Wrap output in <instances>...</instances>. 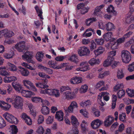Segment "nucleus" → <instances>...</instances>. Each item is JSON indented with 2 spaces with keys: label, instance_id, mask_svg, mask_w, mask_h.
Instances as JSON below:
<instances>
[{
  "label": "nucleus",
  "instance_id": "obj_1",
  "mask_svg": "<svg viewBox=\"0 0 134 134\" xmlns=\"http://www.w3.org/2000/svg\"><path fill=\"white\" fill-rule=\"evenodd\" d=\"M40 93L43 94H47L48 95L54 96L56 98L60 96V93L59 90L55 88H46L45 90H42Z\"/></svg>",
  "mask_w": 134,
  "mask_h": 134
},
{
  "label": "nucleus",
  "instance_id": "obj_2",
  "mask_svg": "<svg viewBox=\"0 0 134 134\" xmlns=\"http://www.w3.org/2000/svg\"><path fill=\"white\" fill-rule=\"evenodd\" d=\"M12 104L14 108L18 109H22L23 106V98L20 96H14Z\"/></svg>",
  "mask_w": 134,
  "mask_h": 134
},
{
  "label": "nucleus",
  "instance_id": "obj_3",
  "mask_svg": "<svg viewBox=\"0 0 134 134\" xmlns=\"http://www.w3.org/2000/svg\"><path fill=\"white\" fill-rule=\"evenodd\" d=\"M121 56L122 62L125 63H129L131 59V55L130 53L127 50L122 51Z\"/></svg>",
  "mask_w": 134,
  "mask_h": 134
},
{
  "label": "nucleus",
  "instance_id": "obj_4",
  "mask_svg": "<svg viewBox=\"0 0 134 134\" xmlns=\"http://www.w3.org/2000/svg\"><path fill=\"white\" fill-rule=\"evenodd\" d=\"M109 93L107 92H102L99 94L98 96V101L100 105L102 106H103L105 104L102 101V97H103L104 100L107 101L109 99Z\"/></svg>",
  "mask_w": 134,
  "mask_h": 134
},
{
  "label": "nucleus",
  "instance_id": "obj_5",
  "mask_svg": "<svg viewBox=\"0 0 134 134\" xmlns=\"http://www.w3.org/2000/svg\"><path fill=\"white\" fill-rule=\"evenodd\" d=\"M79 67L76 69V70L78 71L85 72L90 69V65L86 61H83L80 62Z\"/></svg>",
  "mask_w": 134,
  "mask_h": 134
},
{
  "label": "nucleus",
  "instance_id": "obj_6",
  "mask_svg": "<svg viewBox=\"0 0 134 134\" xmlns=\"http://www.w3.org/2000/svg\"><path fill=\"white\" fill-rule=\"evenodd\" d=\"M33 54V53L32 52L27 51L22 55V59L24 60H25L29 63L34 64L35 62L32 59Z\"/></svg>",
  "mask_w": 134,
  "mask_h": 134
},
{
  "label": "nucleus",
  "instance_id": "obj_7",
  "mask_svg": "<svg viewBox=\"0 0 134 134\" xmlns=\"http://www.w3.org/2000/svg\"><path fill=\"white\" fill-rule=\"evenodd\" d=\"M78 52L80 56H83L89 55L90 53V51L87 47L83 46L79 48Z\"/></svg>",
  "mask_w": 134,
  "mask_h": 134
},
{
  "label": "nucleus",
  "instance_id": "obj_8",
  "mask_svg": "<svg viewBox=\"0 0 134 134\" xmlns=\"http://www.w3.org/2000/svg\"><path fill=\"white\" fill-rule=\"evenodd\" d=\"M104 40L106 41H115V38L113 37V35L111 32H108L104 33L103 36Z\"/></svg>",
  "mask_w": 134,
  "mask_h": 134
},
{
  "label": "nucleus",
  "instance_id": "obj_9",
  "mask_svg": "<svg viewBox=\"0 0 134 134\" xmlns=\"http://www.w3.org/2000/svg\"><path fill=\"white\" fill-rule=\"evenodd\" d=\"M103 123V121L97 119L92 121L91 123V127L94 129H96L99 128Z\"/></svg>",
  "mask_w": 134,
  "mask_h": 134
},
{
  "label": "nucleus",
  "instance_id": "obj_10",
  "mask_svg": "<svg viewBox=\"0 0 134 134\" xmlns=\"http://www.w3.org/2000/svg\"><path fill=\"white\" fill-rule=\"evenodd\" d=\"M20 116L21 118L28 125L31 126L32 125V121L31 118L26 113H23Z\"/></svg>",
  "mask_w": 134,
  "mask_h": 134
},
{
  "label": "nucleus",
  "instance_id": "obj_11",
  "mask_svg": "<svg viewBox=\"0 0 134 134\" xmlns=\"http://www.w3.org/2000/svg\"><path fill=\"white\" fill-rule=\"evenodd\" d=\"M43 81L42 82H38L35 83L36 86L39 88L45 89L48 87V86L47 85L48 82V80L46 79H44L43 80Z\"/></svg>",
  "mask_w": 134,
  "mask_h": 134
},
{
  "label": "nucleus",
  "instance_id": "obj_12",
  "mask_svg": "<svg viewBox=\"0 0 134 134\" xmlns=\"http://www.w3.org/2000/svg\"><path fill=\"white\" fill-rule=\"evenodd\" d=\"M15 48L20 52H23L25 49V42L24 41L19 42L15 45Z\"/></svg>",
  "mask_w": 134,
  "mask_h": 134
},
{
  "label": "nucleus",
  "instance_id": "obj_13",
  "mask_svg": "<svg viewBox=\"0 0 134 134\" xmlns=\"http://www.w3.org/2000/svg\"><path fill=\"white\" fill-rule=\"evenodd\" d=\"M78 107V105L77 103L75 101H73L71 102L68 109H64L66 112L68 111L69 113H73L74 109Z\"/></svg>",
  "mask_w": 134,
  "mask_h": 134
},
{
  "label": "nucleus",
  "instance_id": "obj_14",
  "mask_svg": "<svg viewBox=\"0 0 134 134\" xmlns=\"http://www.w3.org/2000/svg\"><path fill=\"white\" fill-rule=\"evenodd\" d=\"M22 96L26 98H30L32 96H35V94L31 91L23 90L20 93Z\"/></svg>",
  "mask_w": 134,
  "mask_h": 134
},
{
  "label": "nucleus",
  "instance_id": "obj_15",
  "mask_svg": "<svg viewBox=\"0 0 134 134\" xmlns=\"http://www.w3.org/2000/svg\"><path fill=\"white\" fill-rule=\"evenodd\" d=\"M12 85L15 90L18 93H21V91L23 90L22 86L19 83L13 82L12 83Z\"/></svg>",
  "mask_w": 134,
  "mask_h": 134
},
{
  "label": "nucleus",
  "instance_id": "obj_16",
  "mask_svg": "<svg viewBox=\"0 0 134 134\" xmlns=\"http://www.w3.org/2000/svg\"><path fill=\"white\" fill-rule=\"evenodd\" d=\"M105 4H102L99 5L96 7L94 8V12L93 13V15L95 16H100L99 12L105 6Z\"/></svg>",
  "mask_w": 134,
  "mask_h": 134
},
{
  "label": "nucleus",
  "instance_id": "obj_17",
  "mask_svg": "<svg viewBox=\"0 0 134 134\" xmlns=\"http://www.w3.org/2000/svg\"><path fill=\"white\" fill-rule=\"evenodd\" d=\"M82 81V79L80 77H72L70 80V83L72 85H75L81 83Z\"/></svg>",
  "mask_w": 134,
  "mask_h": 134
},
{
  "label": "nucleus",
  "instance_id": "obj_18",
  "mask_svg": "<svg viewBox=\"0 0 134 134\" xmlns=\"http://www.w3.org/2000/svg\"><path fill=\"white\" fill-rule=\"evenodd\" d=\"M63 97L67 100H72L75 98L71 91H66L63 93Z\"/></svg>",
  "mask_w": 134,
  "mask_h": 134
},
{
  "label": "nucleus",
  "instance_id": "obj_19",
  "mask_svg": "<svg viewBox=\"0 0 134 134\" xmlns=\"http://www.w3.org/2000/svg\"><path fill=\"white\" fill-rule=\"evenodd\" d=\"M106 10L108 13H112L113 15L115 16L118 15L117 11L115 10L114 7L112 5L110 4L109 5L106 9Z\"/></svg>",
  "mask_w": 134,
  "mask_h": 134
},
{
  "label": "nucleus",
  "instance_id": "obj_20",
  "mask_svg": "<svg viewBox=\"0 0 134 134\" xmlns=\"http://www.w3.org/2000/svg\"><path fill=\"white\" fill-rule=\"evenodd\" d=\"M114 118L111 116L106 118L104 123L105 126L108 127L110 126L114 121Z\"/></svg>",
  "mask_w": 134,
  "mask_h": 134
},
{
  "label": "nucleus",
  "instance_id": "obj_21",
  "mask_svg": "<svg viewBox=\"0 0 134 134\" xmlns=\"http://www.w3.org/2000/svg\"><path fill=\"white\" fill-rule=\"evenodd\" d=\"M17 80V77L15 76H5L3 78V81L5 83H9Z\"/></svg>",
  "mask_w": 134,
  "mask_h": 134
},
{
  "label": "nucleus",
  "instance_id": "obj_22",
  "mask_svg": "<svg viewBox=\"0 0 134 134\" xmlns=\"http://www.w3.org/2000/svg\"><path fill=\"white\" fill-rule=\"evenodd\" d=\"M6 67L7 70L10 71L14 72L17 70V68L16 66L9 62H8L7 63Z\"/></svg>",
  "mask_w": 134,
  "mask_h": 134
},
{
  "label": "nucleus",
  "instance_id": "obj_23",
  "mask_svg": "<svg viewBox=\"0 0 134 134\" xmlns=\"http://www.w3.org/2000/svg\"><path fill=\"white\" fill-rule=\"evenodd\" d=\"M106 26L105 30L107 31H111L114 30L115 26L112 23L110 22H108L105 24Z\"/></svg>",
  "mask_w": 134,
  "mask_h": 134
},
{
  "label": "nucleus",
  "instance_id": "obj_24",
  "mask_svg": "<svg viewBox=\"0 0 134 134\" xmlns=\"http://www.w3.org/2000/svg\"><path fill=\"white\" fill-rule=\"evenodd\" d=\"M104 51V48L100 46L98 47L97 49L94 51V53L96 56L97 57L98 55L102 54Z\"/></svg>",
  "mask_w": 134,
  "mask_h": 134
},
{
  "label": "nucleus",
  "instance_id": "obj_25",
  "mask_svg": "<svg viewBox=\"0 0 134 134\" xmlns=\"http://www.w3.org/2000/svg\"><path fill=\"white\" fill-rule=\"evenodd\" d=\"M92 104L91 101L89 100H83L80 103L81 106L83 108L88 107L90 106Z\"/></svg>",
  "mask_w": 134,
  "mask_h": 134
},
{
  "label": "nucleus",
  "instance_id": "obj_26",
  "mask_svg": "<svg viewBox=\"0 0 134 134\" xmlns=\"http://www.w3.org/2000/svg\"><path fill=\"white\" fill-rule=\"evenodd\" d=\"M71 123L72 125L75 126H78L79 125L77 119L74 115H72L71 116L70 118Z\"/></svg>",
  "mask_w": 134,
  "mask_h": 134
},
{
  "label": "nucleus",
  "instance_id": "obj_27",
  "mask_svg": "<svg viewBox=\"0 0 134 134\" xmlns=\"http://www.w3.org/2000/svg\"><path fill=\"white\" fill-rule=\"evenodd\" d=\"M9 130L11 134H16L18 131L17 126L14 125H11L9 128Z\"/></svg>",
  "mask_w": 134,
  "mask_h": 134
},
{
  "label": "nucleus",
  "instance_id": "obj_28",
  "mask_svg": "<svg viewBox=\"0 0 134 134\" xmlns=\"http://www.w3.org/2000/svg\"><path fill=\"white\" fill-rule=\"evenodd\" d=\"M6 68L5 66L0 67V75H1L5 76L10 75V73L7 71L5 69Z\"/></svg>",
  "mask_w": 134,
  "mask_h": 134
},
{
  "label": "nucleus",
  "instance_id": "obj_29",
  "mask_svg": "<svg viewBox=\"0 0 134 134\" xmlns=\"http://www.w3.org/2000/svg\"><path fill=\"white\" fill-rule=\"evenodd\" d=\"M64 114L63 112L60 110L56 112L55 118L59 121H61L63 120Z\"/></svg>",
  "mask_w": 134,
  "mask_h": 134
},
{
  "label": "nucleus",
  "instance_id": "obj_30",
  "mask_svg": "<svg viewBox=\"0 0 134 134\" xmlns=\"http://www.w3.org/2000/svg\"><path fill=\"white\" fill-rule=\"evenodd\" d=\"M100 62V60L99 59H96L94 58L91 59L88 61L89 64L92 66L95 65L99 64Z\"/></svg>",
  "mask_w": 134,
  "mask_h": 134
},
{
  "label": "nucleus",
  "instance_id": "obj_31",
  "mask_svg": "<svg viewBox=\"0 0 134 134\" xmlns=\"http://www.w3.org/2000/svg\"><path fill=\"white\" fill-rule=\"evenodd\" d=\"M44 57V54L42 52H37L35 57L37 60L39 62L42 61Z\"/></svg>",
  "mask_w": 134,
  "mask_h": 134
},
{
  "label": "nucleus",
  "instance_id": "obj_32",
  "mask_svg": "<svg viewBox=\"0 0 134 134\" xmlns=\"http://www.w3.org/2000/svg\"><path fill=\"white\" fill-rule=\"evenodd\" d=\"M14 35V33L12 31L7 29H4V36L5 37H10Z\"/></svg>",
  "mask_w": 134,
  "mask_h": 134
},
{
  "label": "nucleus",
  "instance_id": "obj_33",
  "mask_svg": "<svg viewBox=\"0 0 134 134\" xmlns=\"http://www.w3.org/2000/svg\"><path fill=\"white\" fill-rule=\"evenodd\" d=\"M88 87L86 84L82 85L79 89V92L82 94L86 93L88 90Z\"/></svg>",
  "mask_w": 134,
  "mask_h": 134
},
{
  "label": "nucleus",
  "instance_id": "obj_34",
  "mask_svg": "<svg viewBox=\"0 0 134 134\" xmlns=\"http://www.w3.org/2000/svg\"><path fill=\"white\" fill-rule=\"evenodd\" d=\"M24 86L27 88L30 89V87L33 83L30 80L27 79H25L22 82Z\"/></svg>",
  "mask_w": 134,
  "mask_h": 134
},
{
  "label": "nucleus",
  "instance_id": "obj_35",
  "mask_svg": "<svg viewBox=\"0 0 134 134\" xmlns=\"http://www.w3.org/2000/svg\"><path fill=\"white\" fill-rule=\"evenodd\" d=\"M113 60L107 58L104 62L103 65L104 67H107L110 66L113 62Z\"/></svg>",
  "mask_w": 134,
  "mask_h": 134
},
{
  "label": "nucleus",
  "instance_id": "obj_36",
  "mask_svg": "<svg viewBox=\"0 0 134 134\" xmlns=\"http://www.w3.org/2000/svg\"><path fill=\"white\" fill-rule=\"evenodd\" d=\"M41 112L42 113L45 115H48L49 113V108L46 106L43 105L41 109Z\"/></svg>",
  "mask_w": 134,
  "mask_h": 134
},
{
  "label": "nucleus",
  "instance_id": "obj_37",
  "mask_svg": "<svg viewBox=\"0 0 134 134\" xmlns=\"http://www.w3.org/2000/svg\"><path fill=\"white\" fill-rule=\"evenodd\" d=\"M97 21L96 18L92 17L90 18L87 19L86 21V24L87 26H90L91 24L93 22H94Z\"/></svg>",
  "mask_w": 134,
  "mask_h": 134
},
{
  "label": "nucleus",
  "instance_id": "obj_38",
  "mask_svg": "<svg viewBox=\"0 0 134 134\" xmlns=\"http://www.w3.org/2000/svg\"><path fill=\"white\" fill-rule=\"evenodd\" d=\"M116 50H112L108 52V58L110 59L111 60H114V57L116 54Z\"/></svg>",
  "mask_w": 134,
  "mask_h": 134
},
{
  "label": "nucleus",
  "instance_id": "obj_39",
  "mask_svg": "<svg viewBox=\"0 0 134 134\" xmlns=\"http://www.w3.org/2000/svg\"><path fill=\"white\" fill-rule=\"evenodd\" d=\"M14 55V53L12 51L4 53L3 54V56L5 58L9 59L12 58Z\"/></svg>",
  "mask_w": 134,
  "mask_h": 134
},
{
  "label": "nucleus",
  "instance_id": "obj_40",
  "mask_svg": "<svg viewBox=\"0 0 134 134\" xmlns=\"http://www.w3.org/2000/svg\"><path fill=\"white\" fill-rule=\"evenodd\" d=\"M124 87V85L122 83H117L114 87V91L115 92L118 91L120 89H121Z\"/></svg>",
  "mask_w": 134,
  "mask_h": 134
},
{
  "label": "nucleus",
  "instance_id": "obj_41",
  "mask_svg": "<svg viewBox=\"0 0 134 134\" xmlns=\"http://www.w3.org/2000/svg\"><path fill=\"white\" fill-rule=\"evenodd\" d=\"M32 101L34 103H38L41 102L42 100V98L39 97L34 96L31 98Z\"/></svg>",
  "mask_w": 134,
  "mask_h": 134
},
{
  "label": "nucleus",
  "instance_id": "obj_42",
  "mask_svg": "<svg viewBox=\"0 0 134 134\" xmlns=\"http://www.w3.org/2000/svg\"><path fill=\"white\" fill-rule=\"evenodd\" d=\"M57 62L56 61L51 60L49 61L48 64L50 68H52L53 69H56L57 66L56 65Z\"/></svg>",
  "mask_w": 134,
  "mask_h": 134
},
{
  "label": "nucleus",
  "instance_id": "obj_43",
  "mask_svg": "<svg viewBox=\"0 0 134 134\" xmlns=\"http://www.w3.org/2000/svg\"><path fill=\"white\" fill-rule=\"evenodd\" d=\"M15 43L14 40L12 38L6 39L4 42V45L11 44Z\"/></svg>",
  "mask_w": 134,
  "mask_h": 134
},
{
  "label": "nucleus",
  "instance_id": "obj_44",
  "mask_svg": "<svg viewBox=\"0 0 134 134\" xmlns=\"http://www.w3.org/2000/svg\"><path fill=\"white\" fill-rule=\"evenodd\" d=\"M124 76V74L122 69H120L118 70L117 74V77L118 79H121L123 78Z\"/></svg>",
  "mask_w": 134,
  "mask_h": 134
},
{
  "label": "nucleus",
  "instance_id": "obj_45",
  "mask_svg": "<svg viewBox=\"0 0 134 134\" xmlns=\"http://www.w3.org/2000/svg\"><path fill=\"white\" fill-rule=\"evenodd\" d=\"M69 60L70 61L77 63L79 62L77 55L75 54H73L69 58Z\"/></svg>",
  "mask_w": 134,
  "mask_h": 134
},
{
  "label": "nucleus",
  "instance_id": "obj_46",
  "mask_svg": "<svg viewBox=\"0 0 134 134\" xmlns=\"http://www.w3.org/2000/svg\"><path fill=\"white\" fill-rule=\"evenodd\" d=\"M44 130L43 127L41 126L38 127L36 130V134H43Z\"/></svg>",
  "mask_w": 134,
  "mask_h": 134
},
{
  "label": "nucleus",
  "instance_id": "obj_47",
  "mask_svg": "<svg viewBox=\"0 0 134 134\" xmlns=\"http://www.w3.org/2000/svg\"><path fill=\"white\" fill-rule=\"evenodd\" d=\"M18 119L12 115L11 117L9 122L11 123L16 124L18 123Z\"/></svg>",
  "mask_w": 134,
  "mask_h": 134
},
{
  "label": "nucleus",
  "instance_id": "obj_48",
  "mask_svg": "<svg viewBox=\"0 0 134 134\" xmlns=\"http://www.w3.org/2000/svg\"><path fill=\"white\" fill-rule=\"evenodd\" d=\"M123 20L124 24L125 25H129L132 22L130 15H127L125 18L123 19Z\"/></svg>",
  "mask_w": 134,
  "mask_h": 134
},
{
  "label": "nucleus",
  "instance_id": "obj_49",
  "mask_svg": "<svg viewBox=\"0 0 134 134\" xmlns=\"http://www.w3.org/2000/svg\"><path fill=\"white\" fill-rule=\"evenodd\" d=\"M125 93V91L123 90H119L117 93L118 97L119 98H121L124 97Z\"/></svg>",
  "mask_w": 134,
  "mask_h": 134
},
{
  "label": "nucleus",
  "instance_id": "obj_50",
  "mask_svg": "<svg viewBox=\"0 0 134 134\" xmlns=\"http://www.w3.org/2000/svg\"><path fill=\"white\" fill-rule=\"evenodd\" d=\"M35 8L36 9L37 14H38V16L40 17L41 19H43V18L42 16V10L40 9L37 5H36L35 7Z\"/></svg>",
  "mask_w": 134,
  "mask_h": 134
},
{
  "label": "nucleus",
  "instance_id": "obj_51",
  "mask_svg": "<svg viewBox=\"0 0 134 134\" xmlns=\"http://www.w3.org/2000/svg\"><path fill=\"white\" fill-rule=\"evenodd\" d=\"M21 65L23 67L31 70H34L35 69L30 65L25 62H22Z\"/></svg>",
  "mask_w": 134,
  "mask_h": 134
},
{
  "label": "nucleus",
  "instance_id": "obj_52",
  "mask_svg": "<svg viewBox=\"0 0 134 134\" xmlns=\"http://www.w3.org/2000/svg\"><path fill=\"white\" fill-rule=\"evenodd\" d=\"M126 92L130 97H134V90L128 89L126 90Z\"/></svg>",
  "mask_w": 134,
  "mask_h": 134
},
{
  "label": "nucleus",
  "instance_id": "obj_53",
  "mask_svg": "<svg viewBox=\"0 0 134 134\" xmlns=\"http://www.w3.org/2000/svg\"><path fill=\"white\" fill-rule=\"evenodd\" d=\"M111 41V48L112 49H115L118 48L119 44L116 42Z\"/></svg>",
  "mask_w": 134,
  "mask_h": 134
},
{
  "label": "nucleus",
  "instance_id": "obj_54",
  "mask_svg": "<svg viewBox=\"0 0 134 134\" xmlns=\"http://www.w3.org/2000/svg\"><path fill=\"white\" fill-rule=\"evenodd\" d=\"M92 112L95 117H98L100 115V113L99 111L95 108H93Z\"/></svg>",
  "mask_w": 134,
  "mask_h": 134
},
{
  "label": "nucleus",
  "instance_id": "obj_55",
  "mask_svg": "<svg viewBox=\"0 0 134 134\" xmlns=\"http://www.w3.org/2000/svg\"><path fill=\"white\" fill-rule=\"evenodd\" d=\"M20 72L22 76L25 77L28 76L29 74V71L25 68H24V70L23 69Z\"/></svg>",
  "mask_w": 134,
  "mask_h": 134
},
{
  "label": "nucleus",
  "instance_id": "obj_56",
  "mask_svg": "<svg viewBox=\"0 0 134 134\" xmlns=\"http://www.w3.org/2000/svg\"><path fill=\"white\" fill-rule=\"evenodd\" d=\"M12 115V114L7 112H6L3 114V116L5 120L9 122L11 117Z\"/></svg>",
  "mask_w": 134,
  "mask_h": 134
},
{
  "label": "nucleus",
  "instance_id": "obj_57",
  "mask_svg": "<svg viewBox=\"0 0 134 134\" xmlns=\"http://www.w3.org/2000/svg\"><path fill=\"white\" fill-rule=\"evenodd\" d=\"M44 120V119L43 116L41 115H39L38 116L37 120V124H40L42 123Z\"/></svg>",
  "mask_w": 134,
  "mask_h": 134
},
{
  "label": "nucleus",
  "instance_id": "obj_58",
  "mask_svg": "<svg viewBox=\"0 0 134 134\" xmlns=\"http://www.w3.org/2000/svg\"><path fill=\"white\" fill-rule=\"evenodd\" d=\"M54 116H49L46 120V124H52L53 121Z\"/></svg>",
  "mask_w": 134,
  "mask_h": 134
},
{
  "label": "nucleus",
  "instance_id": "obj_59",
  "mask_svg": "<svg viewBox=\"0 0 134 134\" xmlns=\"http://www.w3.org/2000/svg\"><path fill=\"white\" fill-rule=\"evenodd\" d=\"M80 113L85 118H88V113L86 109H82L80 110Z\"/></svg>",
  "mask_w": 134,
  "mask_h": 134
},
{
  "label": "nucleus",
  "instance_id": "obj_60",
  "mask_svg": "<svg viewBox=\"0 0 134 134\" xmlns=\"http://www.w3.org/2000/svg\"><path fill=\"white\" fill-rule=\"evenodd\" d=\"M95 41L97 44L100 45L103 44L104 42V40L103 38H97Z\"/></svg>",
  "mask_w": 134,
  "mask_h": 134
},
{
  "label": "nucleus",
  "instance_id": "obj_61",
  "mask_svg": "<svg viewBox=\"0 0 134 134\" xmlns=\"http://www.w3.org/2000/svg\"><path fill=\"white\" fill-rule=\"evenodd\" d=\"M98 26L99 29L103 30H105L106 26L104 22L101 21L98 23Z\"/></svg>",
  "mask_w": 134,
  "mask_h": 134
},
{
  "label": "nucleus",
  "instance_id": "obj_62",
  "mask_svg": "<svg viewBox=\"0 0 134 134\" xmlns=\"http://www.w3.org/2000/svg\"><path fill=\"white\" fill-rule=\"evenodd\" d=\"M90 47L91 51H93L96 48V44L94 41H91L90 46Z\"/></svg>",
  "mask_w": 134,
  "mask_h": 134
},
{
  "label": "nucleus",
  "instance_id": "obj_63",
  "mask_svg": "<svg viewBox=\"0 0 134 134\" xmlns=\"http://www.w3.org/2000/svg\"><path fill=\"white\" fill-rule=\"evenodd\" d=\"M127 70L130 72L134 71V62L128 65Z\"/></svg>",
  "mask_w": 134,
  "mask_h": 134
},
{
  "label": "nucleus",
  "instance_id": "obj_64",
  "mask_svg": "<svg viewBox=\"0 0 134 134\" xmlns=\"http://www.w3.org/2000/svg\"><path fill=\"white\" fill-rule=\"evenodd\" d=\"M78 130L77 128H75L69 131L67 134H78Z\"/></svg>",
  "mask_w": 134,
  "mask_h": 134
}]
</instances>
